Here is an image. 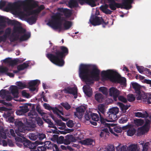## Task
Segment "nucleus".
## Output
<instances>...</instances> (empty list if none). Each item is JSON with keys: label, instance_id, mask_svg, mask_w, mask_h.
Segmentation results:
<instances>
[{"label": "nucleus", "instance_id": "37", "mask_svg": "<svg viewBox=\"0 0 151 151\" xmlns=\"http://www.w3.org/2000/svg\"><path fill=\"white\" fill-rule=\"evenodd\" d=\"M64 21H65L63 24L64 29L66 30L69 29L71 27L72 23L70 21H67L64 19Z\"/></svg>", "mask_w": 151, "mask_h": 151}, {"label": "nucleus", "instance_id": "17", "mask_svg": "<svg viewBox=\"0 0 151 151\" xmlns=\"http://www.w3.org/2000/svg\"><path fill=\"white\" fill-rule=\"evenodd\" d=\"M65 93L71 94L74 96V98L76 99L78 96L77 88L76 87H68L63 90Z\"/></svg>", "mask_w": 151, "mask_h": 151}, {"label": "nucleus", "instance_id": "2", "mask_svg": "<svg viewBox=\"0 0 151 151\" xmlns=\"http://www.w3.org/2000/svg\"><path fill=\"white\" fill-rule=\"evenodd\" d=\"M68 52V49L65 46H54L52 49V53L47 54L46 57L53 64L61 67L65 64L63 58Z\"/></svg>", "mask_w": 151, "mask_h": 151}, {"label": "nucleus", "instance_id": "61", "mask_svg": "<svg viewBox=\"0 0 151 151\" xmlns=\"http://www.w3.org/2000/svg\"><path fill=\"white\" fill-rule=\"evenodd\" d=\"M8 92V91H6L4 89H2L0 91V96L2 97H4L6 96V92Z\"/></svg>", "mask_w": 151, "mask_h": 151}, {"label": "nucleus", "instance_id": "20", "mask_svg": "<svg viewBox=\"0 0 151 151\" xmlns=\"http://www.w3.org/2000/svg\"><path fill=\"white\" fill-rule=\"evenodd\" d=\"M134 0H122V4L123 9L129 10L132 8V4Z\"/></svg>", "mask_w": 151, "mask_h": 151}, {"label": "nucleus", "instance_id": "64", "mask_svg": "<svg viewBox=\"0 0 151 151\" xmlns=\"http://www.w3.org/2000/svg\"><path fill=\"white\" fill-rule=\"evenodd\" d=\"M6 2L5 1H2L1 0L0 1V9H2L3 7L5 6Z\"/></svg>", "mask_w": 151, "mask_h": 151}, {"label": "nucleus", "instance_id": "33", "mask_svg": "<svg viewBox=\"0 0 151 151\" xmlns=\"http://www.w3.org/2000/svg\"><path fill=\"white\" fill-rule=\"evenodd\" d=\"M60 11L63 12L66 18H69L72 14L71 11L67 9L62 8L61 9Z\"/></svg>", "mask_w": 151, "mask_h": 151}, {"label": "nucleus", "instance_id": "12", "mask_svg": "<svg viewBox=\"0 0 151 151\" xmlns=\"http://www.w3.org/2000/svg\"><path fill=\"white\" fill-rule=\"evenodd\" d=\"M100 122H101V124L104 125L105 127H109L110 126V124L107 123H106V122H114L117 119V118L112 120L111 117H106L105 115H102L99 114Z\"/></svg>", "mask_w": 151, "mask_h": 151}, {"label": "nucleus", "instance_id": "34", "mask_svg": "<svg viewBox=\"0 0 151 151\" xmlns=\"http://www.w3.org/2000/svg\"><path fill=\"white\" fill-rule=\"evenodd\" d=\"M93 142V139L90 138L86 139L80 142L82 144L87 145H92Z\"/></svg>", "mask_w": 151, "mask_h": 151}, {"label": "nucleus", "instance_id": "60", "mask_svg": "<svg viewBox=\"0 0 151 151\" xmlns=\"http://www.w3.org/2000/svg\"><path fill=\"white\" fill-rule=\"evenodd\" d=\"M15 139L16 141V144L17 145H18V144H19V143H23V140L22 139L19 137H16L15 138Z\"/></svg>", "mask_w": 151, "mask_h": 151}, {"label": "nucleus", "instance_id": "7", "mask_svg": "<svg viewBox=\"0 0 151 151\" xmlns=\"http://www.w3.org/2000/svg\"><path fill=\"white\" fill-rule=\"evenodd\" d=\"M142 118H145V120L142 119V135L147 134L150 128L151 121V115H149L146 111L142 113Z\"/></svg>", "mask_w": 151, "mask_h": 151}, {"label": "nucleus", "instance_id": "14", "mask_svg": "<svg viewBox=\"0 0 151 151\" xmlns=\"http://www.w3.org/2000/svg\"><path fill=\"white\" fill-rule=\"evenodd\" d=\"M31 106V104H26L22 106L19 107V109L16 111V113L17 115H23L25 113L29 111L28 106Z\"/></svg>", "mask_w": 151, "mask_h": 151}, {"label": "nucleus", "instance_id": "42", "mask_svg": "<svg viewBox=\"0 0 151 151\" xmlns=\"http://www.w3.org/2000/svg\"><path fill=\"white\" fill-rule=\"evenodd\" d=\"M142 99H147V103L148 104H151V94L149 95L147 97V96L145 95V93L142 91Z\"/></svg>", "mask_w": 151, "mask_h": 151}, {"label": "nucleus", "instance_id": "30", "mask_svg": "<svg viewBox=\"0 0 151 151\" xmlns=\"http://www.w3.org/2000/svg\"><path fill=\"white\" fill-rule=\"evenodd\" d=\"M117 104L120 107L123 113H125L126 110L131 106L130 105H125L121 102H118Z\"/></svg>", "mask_w": 151, "mask_h": 151}, {"label": "nucleus", "instance_id": "56", "mask_svg": "<svg viewBox=\"0 0 151 151\" xmlns=\"http://www.w3.org/2000/svg\"><path fill=\"white\" fill-rule=\"evenodd\" d=\"M17 62L18 60L17 59H14L12 60L11 58L9 65L12 66H14L17 64Z\"/></svg>", "mask_w": 151, "mask_h": 151}, {"label": "nucleus", "instance_id": "58", "mask_svg": "<svg viewBox=\"0 0 151 151\" xmlns=\"http://www.w3.org/2000/svg\"><path fill=\"white\" fill-rule=\"evenodd\" d=\"M37 150L38 151H46L47 150L44 144H43V145L38 147Z\"/></svg>", "mask_w": 151, "mask_h": 151}, {"label": "nucleus", "instance_id": "1", "mask_svg": "<svg viewBox=\"0 0 151 151\" xmlns=\"http://www.w3.org/2000/svg\"><path fill=\"white\" fill-rule=\"evenodd\" d=\"M100 73V70L95 65L81 64L80 66L79 76L87 85L84 86L83 88L85 94L88 97L92 96L93 93L90 85L93 84L94 81L99 80Z\"/></svg>", "mask_w": 151, "mask_h": 151}, {"label": "nucleus", "instance_id": "4", "mask_svg": "<svg viewBox=\"0 0 151 151\" xmlns=\"http://www.w3.org/2000/svg\"><path fill=\"white\" fill-rule=\"evenodd\" d=\"M15 124L17 128L15 131V133L18 136L23 138L27 131H32L35 127V124L30 122H27V125L25 126L19 120L15 121Z\"/></svg>", "mask_w": 151, "mask_h": 151}, {"label": "nucleus", "instance_id": "32", "mask_svg": "<svg viewBox=\"0 0 151 151\" xmlns=\"http://www.w3.org/2000/svg\"><path fill=\"white\" fill-rule=\"evenodd\" d=\"M13 31L14 32L17 33L19 34L24 33L26 32L25 29L20 26H14V27Z\"/></svg>", "mask_w": 151, "mask_h": 151}, {"label": "nucleus", "instance_id": "35", "mask_svg": "<svg viewBox=\"0 0 151 151\" xmlns=\"http://www.w3.org/2000/svg\"><path fill=\"white\" fill-rule=\"evenodd\" d=\"M37 17L35 16H32L27 19V21L29 24L32 25L36 23Z\"/></svg>", "mask_w": 151, "mask_h": 151}, {"label": "nucleus", "instance_id": "16", "mask_svg": "<svg viewBox=\"0 0 151 151\" xmlns=\"http://www.w3.org/2000/svg\"><path fill=\"white\" fill-rule=\"evenodd\" d=\"M44 105L46 109L49 110H52L54 114L59 115V112L61 115H64V113L62 111L63 108L61 107H60V109H59L56 107L53 108L47 104L45 103Z\"/></svg>", "mask_w": 151, "mask_h": 151}, {"label": "nucleus", "instance_id": "62", "mask_svg": "<svg viewBox=\"0 0 151 151\" xmlns=\"http://www.w3.org/2000/svg\"><path fill=\"white\" fill-rule=\"evenodd\" d=\"M7 39V36L6 35H4L2 36H0V43L1 42H5Z\"/></svg>", "mask_w": 151, "mask_h": 151}, {"label": "nucleus", "instance_id": "53", "mask_svg": "<svg viewBox=\"0 0 151 151\" xmlns=\"http://www.w3.org/2000/svg\"><path fill=\"white\" fill-rule=\"evenodd\" d=\"M19 38V36L12 35L9 38V40L11 42H14L17 40Z\"/></svg>", "mask_w": 151, "mask_h": 151}, {"label": "nucleus", "instance_id": "46", "mask_svg": "<svg viewBox=\"0 0 151 151\" xmlns=\"http://www.w3.org/2000/svg\"><path fill=\"white\" fill-rule=\"evenodd\" d=\"M127 100L130 102L134 101L135 99V97L132 94H129L127 96Z\"/></svg>", "mask_w": 151, "mask_h": 151}, {"label": "nucleus", "instance_id": "28", "mask_svg": "<svg viewBox=\"0 0 151 151\" xmlns=\"http://www.w3.org/2000/svg\"><path fill=\"white\" fill-rule=\"evenodd\" d=\"M109 7L108 4H105L104 5H102L100 7V9L103 13L106 14H111L112 11L108 9Z\"/></svg>", "mask_w": 151, "mask_h": 151}, {"label": "nucleus", "instance_id": "47", "mask_svg": "<svg viewBox=\"0 0 151 151\" xmlns=\"http://www.w3.org/2000/svg\"><path fill=\"white\" fill-rule=\"evenodd\" d=\"M36 120L37 122V124L39 126L42 127L43 126V122L41 118L39 117H36Z\"/></svg>", "mask_w": 151, "mask_h": 151}, {"label": "nucleus", "instance_id": "45", "mask_svg": "<svg viewBox=\"0 0 151 151\" xmlns=\"http://www.w3.org/2000/svg\"><path fill=\"white\" fill-rule=\"evenodd\" d=\"M55 122L56 123L57 125L62 127L63 128H65L66 127L65 124L63 122L60 120H55Z\"/></svg>", "mask_w": 151, "mask_h": 151}, {"label": "nucleus", "instance_id": "50", "mask_svg": "<svg viewBox=\"0 0 151 151\" xmlns=\"http://www.w3.org/2000/svg\"><path fill=\"white\" fill-rule=\"evenodd\" d=\"M16 83V85L19 87V88L20 89H23L26 87L25 84L24 83H22L21 81L17 82Z\"/></svg>", "mask_w": 151, "mask_h": 151}, {"label": "nucleus", "instance_id": "57", "mask_svg": "<svg viewBox=\"0 0 151 151\" xmlns=\"http://www.w3.org/2000/svg\"><path fill=\"white\" fill-rule=\"evenodd\" d=\"M66 125L69 127H73L74 126L73 121L72 120H69L68 122H67Z\"/></svg>", "mask_w": 151, "mask_h": 151}, {"label": "nucleus", "instance_id": "6", "mask_svg": "<svg viewBox=\"0 0 151 151\" xmlns=\"http://www.w3.org/2000/svg\"><path fill=\"white\" fill-rule=\"evenodd\" d=\"M64 19L62 18L60 13H58L51 17V19L49 20L47 24L53 29H62V21Z\"/></svg>", "mask_w": 151, "mask_h": 151}, {"label": "nucleus", "instance_id": "8", "mask_svg": "<svg viewBox=\"0 0 151 151\" xmlns=\"http://www.w3.org/2000/svg\"><path fill=\"white\" fill-rule=\"evenodd\" d=\"M70 0L68 2L69 7L72 8L77 7L78 6V2L81 5H83L85 3H86L91 7H94L96 6L95 3L99 0Z\"/></svg>", "mask_w": 151, "mask_h": 151}, {"label": "nucleus", "instance_id": "63", "mask_svg": "<svg viewBox=\"0 0 151 151\" xmlns=\"http://www.w3.org/2000/svg\"><path fill=\"white\" fill-rule=\"evenodd\" d=\"M22 95L27 98H29V93H27L26 91L25 90L22 91Z\"/></svg>", "mask_w": 151, "mask_h": 151}, {"label": "nucleus", "instance_id": "3", "mask_svg": "<svg viewBox=\"0 0 151 151\" xmlns=\"http://www.w3.org/2000/svg\"><path fill=\"white\" fill-rule=\"evenodd\" d=\"M101 76L103 77L109 78L112 82L120 83L124 86L126 85V80L124 77H121L116 74V72L111 70L102 71Z\"/></svg>", "mask_w": 151, "mask_h": 151}, {"label": "nucleus", "instance_id": "59", "mask_svg": "<svg viewBox=\"0 0 151 151\" xmlns=\"http://www.w3.org/2000/svg\"><path fill=\"white\" fill-rule=\"evenodd\" d=\"M117 98H118V99L119 101L124 103H126L127 101L126 99L123 96H119Z\"/></svg>", "mask_w": 151, "mask_h": 151}, {"label": "nucleus", "instance_id": "11", "mask_svg": "<svg viewBox=\"0 0 151 151\" xmlns=\"http://www.w3.org/2000/svg\"><path fill=\"white\" fill-rule=\"evenodd\" d=\"M40 144V142L37 141L34 142H31L29 140L24 139L23 140V145L25 147H27L30 149L36 148L38 145Z\"/></svg>", "mask_w": 151, "mask_h": 151}, {"label": "nucleus", "instance_id": "48", "mask_svg": "<svg viewBox=\"0 0 151 151\" xmlns=\"http://www.w3.org/2000/svg\"><path fill=\"white\" fill-rule=\"evenodd\" d=\"M144 143V142H143V143H142V146L143 149H142V151H147V150L149 147V145H150L149 142H147L145 143L144 145L143 144Z\"/></svg>", "mask_w": 151, "mask_h": 151}, {"label": "nucleus", "instance_id": "40", "mask_svg": "<svg viewBox=\"0 0 151 151\" xmlns=\"http://www.w3.org/2000/svg\"><path fill=\"white\" fill-rule=\"evenodd\" d=\"M43 120L48 124V127H54L55 125L51 122L50 119L47 118V117L45 118V116L42 117Z\"/></svg>", "mask_w": 151, "mask_h": 151}, {"label": "nucleus", "instance_id": "10", "mask_svg": "<svg viewBox=\"0 0 151 151\" xmlns=\"http://www.w3.org/2000/svg\"><path fill=\"white\" fill-rule=\"evenodd\" d=\"M117 0H102V3L108 4L109 8L112 10H115L118 8L123 9L122 3L116 2Z\"/></svg>", "mask_w": 151, "mask_h": 151}, {"label": "nucleus", "instance_id": "26", "mask_svg": "<svg viewBox=\"0 0 151 151\" xmlns=\"http://www.w3.org/2000/svg\"><path fill=\"white\" fill-rule=\"evenodd\" d=\"M0 22L1 23H7L8 25H14L16 24L14 20L9 19L8 18L2 16H0Z\"/></svg>", "mask_w": 151, "mask_h": 151}, {"label": "nucleus", "instance_id": "49", "mask_svg": "<svg viewBox=\"0 0 151 151\" xmlns=\"http://www.w3.org/2000/svg\"><path fill=\"white\" fill-rule=\"evenodd\" d=\"M128 120V117L125 116L124 117H122L121 119L119 120V122L120 124H124Z\"/></svg>", "mask_w": 151, "mask_h": 151}, {"label": "nucleus", "instance_id": "5", "mask_svg": "<svg viewBox=\"0 0 151 151\" xmlns=\"http://www.w3.org/2000/svg\"><path fill=\"white\" fill-rule=\"evenodd\" d=\"M99 114L106 116V117H111L112 120L116 118V114L119 111L118 108L115 107L110 109L108 112L105 113L106 109L104 105L103 104H99L98 106Z\"/></svg>", "mask_w": 151, "mask_h": 151}, {"label": "nucleus", "instance_id": "31", "mask_svg": "<svg viewBox=\"0 0 151 151\" xmlns=\"http://www.w3.org/2000/svg\"><path fill=\"white\" fill-rule=\"evenodd\" d=\"M42 143V145L44 144L46 147V150H52L53 149V143L50 141H46L44 142H40V144Z\"/></svg>", "mask_w": 151, "mask_h": 151}, {"label": "nucleus", "instance_id": "44", "mask_svg": "<svg viewBox=\"0 0 151 151\" xmlns=\"http://www.w3.org/2000/svg\"><path fill=\"white\" fill-rule=\"evenodd\" d=\"M91 119L93 121H99L100 117L97 114L92 113Z\"/></svg>", "mask_w": 151, "mask_h": 151}, {"label": "nucleus", "instance_id": "52", "mask_svg": "<svg viewBox=\"0 0 151 151\" xmlns=\"http://www.w3.org/2000/svg\"><path fill=\"white\" fill-rule=\"evenodd\" d=\"M104 151H115L114 146L112 145H108L106 150Z\"/></svg>", "mask_w": 151, "mask_h": 151}, {"label": "nucleus", "instance_id": "54", "mask_svg": "<svg viewBox=\"0 0 151 151\" xmlns=\"http://www.w3.org/2000/svg\"><path fill=\"white\" fill-rule=\"evenodd\" d=\"M92 112H89L86 113L85 115V118L87 120H90L91 117Z\"/></svg>", "mask_w": 151, "mask_h": 151}, {"label": "nucleus", "instance_id": "21", "mask_svg": "<svg viewBox=\"0 0 151 151\" xmlns=\"http://www.w3.org/2000/svg\"><path fill=\"white\" fill-rule=\"evenodd\" d=\"M86 109V107L81 106L76 108V112H74V115L77 117H79V116H82Z\"/></svg>", "mask_w": 151, "mask_h": 151}, {"label": "nucleus", "instance_id": "18", "mask_svg": "<svg viewBox=\"0 0 151 151\" xmlns=\"http://www.w3.org/2000/svg\"><path fill=\"white\" fill-rule=\"evenodd\" d=\"M0 111H5L2 116L4 118L6 119H7L8 118L11 116L13 114V112L11 109L3 106L0 107Z\"/></svg>", "mask_w": 151, "mask_h": 151}, {"label": "nucleus", "instance_id": "51", "mask_svg": "<svg viewBox=\"0 0 151 151\" xmlns=\"http://www.w3.org/2000/svg\"><path fill=\"white\" fill-rule=\"evenodd\" d=\"M60 104L67 110H68L71 108L70 106L67 102H62Z\"/></svg>", "mask_w": 151, "mask_h": 151}, {"label": "nucleus", "instance_id": "36", "mask_svg": "<svg viewBox=\"0 0 151 151\" xmlns=\"http://www.w3.org/2000/svg\"><path fill=\"white\" fill-rule=\"evenodd\" d=\"M95 99L98 102L101 103L104 100V97L102 94L101 93H96L95 96Z\"/></svg>", "mask_w": 151, "mask_h": 151}, {"label": "nucleus", "instance_id": "55", "mask_svg": "<svg viewBox=\"0 0 151 151\" xmlns=\"http://www.w3.org/2000/svg\"><path fill=\"white\" fill-rule=\"evenodd\" d=\"M37 136L35 134L31 133L29 134V138L31 140H35L37 139Z\"/></svg>", "mask_w": 151, "mask_h": 151}, {"label": "nucleus", "instance_id": "25", "mask_svg": "<svg viewBox=\"0 0 151 151\" xmlns=\"http://www.w3.org/2000/svg\"><path fill=\"white\" fill-rule=\"evenodd\" d=\"M76 140L72 135L68 134L65 137V139H64V144L68 145L70 144L71 142H76Z\"/></svg>", "mask_w": 151, "mask_h": 151}, {"label": "nucleus", "instance_id": "43", "mask_svg": "<svg viewBox=\"0 0 151 151\" xmlns=\"http://www.w3.org/2000/svg\"><path fill=\"white\" fill-rule=\"evenodd\" d=\"M30 36V34L29 33L27 34H24L23 35L21 36L19 38V40L20 41H22L27 40Z\"/></svg>", "mask_w": 151, "mask_h": 151}, {"label": "nucleus", "instance_id": "15", "mask_svg": "<svg viewBox=\"0 0 151 151\" xmlns=\"http://www.w3.org/2000/svg\"><path fill=\"white\" fill-rule=\"evenodd\" d=\"M120 93V91L116 88L112 87L109 89V95L110 96L113 97L115 101L117 100V98Z\"/></svg>", "mask_w": 151, "mask_h": 151}, {"label": "nucleus", "instance_id": "9", "mask_svg": "<svg viewBox=\"0 0 151 151\" xmlns=\"http://www.w3.org/2000/svg\"><path fill=\"white\" fill-rule=\"evenodd\" d=\"M91 24L93 26H96L102 24L103 27H105L108 24V22H105L101 17L92 15L89 20Z\"/></svg>", "mask_w": 151, "mask_h": 151}, {"label": "nucleus", "instance_id": "38", "mask_svg": "<svg viewBox=\"0 0 151 151\" xmlns=\"http://www.w3.org/2000/svg\"><path fill=\"white\" fill-rule=\"evenodd\" d=\"M128 151H139L138 150V145L136 144L130 145L127 148Z\"/></svg>", "mask_w": 151, "mask_h": 151}, {"label": "nucleus", "instance_id": "19", "mask_svg": "<svg viewBox=\"0 0 151 151\" xmlns=\"http://www.w3.org/2000/svg\"><path fill=\"white\" fill-rule=\"evenodd\" d=\"M134 123L136 126H142V119H134ZM137 135L139 136L142 135V126L138 128L137 130Z\"/></svg>", "mask_w": 151, "mask_h": 151}, {"label": "nucleus", "instance_id": "39", "mask_svg": "<svg viewBox=\"0 0 151 151\" xmlns=\"http://www.w3.org/2000/svg\"><path fill=\"white\" fill-rule=\"evenodd\" d=\"M29 66L28 63H24L22 64L19 65L17 67L18 71L23 70Z\"/></svg>", "mask_w": 151, "mask_h": 151}, {"label": "nucleus", "instance_id": "24", "mask_svg": "<svg viewBox=\"0 0 151 151\" xmlns=\"http://www.w3.org/2000/svg\"><path fill=\"white\" fill-rule=\"evenodd\" d=\"M40 83V81L38 80H35L30 81L28 83L29 89L31 91H35L36 89L35 86L37 84H39Z\"/></svg>", "mask_w": 151, "mask_h": 151}, {"label": "nucleus", "instance_id": "41", "mask_svg": "<svg viewBox=\"0 0 151 151\" xmlns=\"http://www.w3.org/2000/svg\"><path fill=\"white\" fill-rule=\"evenodd\" d=\"M136 132V129L133 127H129L127 131V133L128 136H132Z\"/></svg>", "mask_w": 151, "mask_h": 151}, {"label": "nucleus", "instance_id": "13", "mask_svg": "<svg viewBox=\"0 0 151 151\" xmlns=\"http://www.w3.org/2000/svg\"><path fill=\"white\" fill-rule=\"evenodd\" d=\"M131 84L132 88L135 91L136 96H138L136 98L138 100H141L142 95H141V92L140 90L141 86L136 82H132Z\"/></svg>", "mask_w": 151, "mask_h": 151}, {"label": "nucleus", "instance_id": "23", "mask_svg": "<svg viewBox=\"0 0 151 151\" xmlns=\"http://www.w3.org/2000/svg\"><path fill=\"white\" fill-rule=\"evenodd\" d=\"M51 140L54 142H57L58 144H64V138L63 136H60L59 137L57 134H54L51 138Z\"/></svg>", "mask_w": 151, "mask_h": 151}, {"label": "nucleus", "instance_id": "22", "mask_svg": "<svg viewBox=\"0 0 151 151\" xmlns=\"http://www.w3.org/2000/svg\"><path fill=\"white\" fill-rule=\"evenodd\" d=\"M19 8L18 3L17 2L13 3L9 2L6 5L5 9L8 10H12L16 12V10Z\"/></svg>", "mask_w": 151, "mask_h": 151}, {"label": "nucleus", "instance_id": "29", "mask_svg": "<svg viewBox=\"0 0 151 151\" xmlns=\"http://www.w3.org/2000/svg\"><path fill=\"white\" fill-rule=\"evenodd\" d=\"M8 69L6 67H0V72L5 73L7 76L11 77H13L14 76V73L8 72Z\"/></svg>", "mask_w": 151, "mask_h": 151}, {"label": "nucleus", "instance_id": "27", "mask_svg": "<svg viewBox=\"0 0 151 151\" xmlns=\"http://www.w3.org/2000/svg\"><path fill=\"white\" fill-rule=\"evenodd\" d=\"M9 90L14 98L18 97L19 92L17 87L16 86H12L10 87Z\"/></svg>", "mask_w": 151, "mask_h": 151}]
</instances>
